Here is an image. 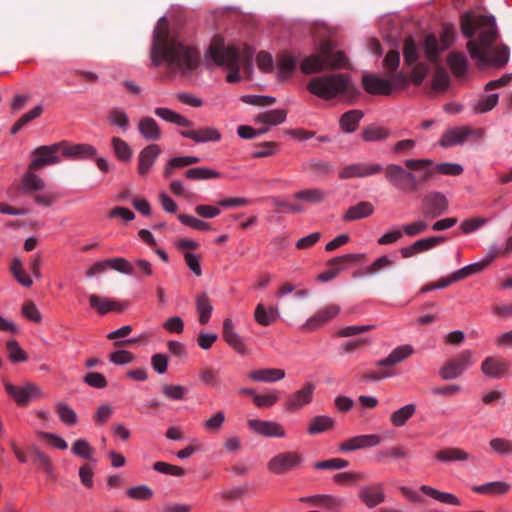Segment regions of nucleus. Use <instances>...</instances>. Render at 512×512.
<instances>
[{"instance_id":"obj_43","label":"nucleus","mask_w":512,"mask_h":512,"mask_svg":"<svg viewBox=\"0 0 512 512\" xmlns=\"http://www.w3.org/2000/svg\"><path fill=\"white\" fill-rule=\"evenodd\" d=\"M448 64L456 77H462L466 73L467 59L464 54L451 52L448 56Z\"/></svg>"},{"instance_id":"obj_38","label":"nucleus","mask_w":512,"mask_h":512,"mask_svg":"<svg viewBox=\"0 0 512 512\" xmlns=\"http://www.w3.org/2000/svg\"><path fill=\"white\" fill-rule=\"evenodd\" d=\"M326 197L327 192L320 188L304 189L293 194V198L307 202L309 204L322 203Z\"/></svg>"},{"instance_id":"obj_42","label":"nucleus","mask_w":512,"mask_h":512,"mask_svg":"<svg viewBox=\"0 0 512 512\" xmlns=\"http://www.w3.org/2000/svg\"><path fill=\"white\" fill-rule=\"evenodd\" d=\"M510 485L506 482L495 481L472 487V490L478 494L503 495L508 492Z\"/></svg>"},{"instance_id":"obj_10","label":"nucleus","mask_w":512,"mask_h":512,"mask_svg":"<svg viewBox=\"0 0 512 512\" xmlns=\"http://www.w3.org/2000/svg\"><path fill=\"white\" fill-rule=\"evenodd\" d=\"M474 363L475 359L473 353L470 350H463L443 365L439 375L444 380L455 379L462 375V373Z\"/></svg>"},{"instance_id":"obj_36","label":"nucleus","mask_w":512,"mask_h":512,"mask_svg":"<svg viewBox=\"0 0 512 512\" xmlns=\"http://www.w3.org/2000/svg\"><path fill=\"white\" fill-rule=\"evenodd\" d=\"M35 171L36 170L28 169V171L23 175L20 189L24 193H32L44 189L45 182L41 177L34 173Z\"/></svg>"},{"instance_id":"obj_23","label":"nucleus","mask_w":512,"mask_h":512,"mask_svg":"<svg viewBox=\"0 0 512 512\" xmlns=\"http://www.w3.org/2000/svg\"><path fill=\"white\" fill-rule=\"evenodd\" d=\"M301 501L324 508L328 512H340L344 505L341 498L326 494L303 497L301 498Z\"/></svg>"},{"instance_id":"obj_24","label":"nucleus","mask_w":512,"mask_h":512,"mask_svg":"<svg viewBox=\"0 0 512 512\" xmlns=\"http://www.w3.org/2000/svg\"><path fill=\"white\" fill-rule=\"evenodd\" d=\"M249 427L257 434L265 437H284V428L273 421H262L259 419H249Z\"/></svg>"},{"instance_id":"obj_64","label":"nucleus","mask_w":512,"mask_h":512,"mask_svg":"<svg viewBox=\"0 0 512 512\" xmlns=\"http://www.w3.org/2000/svg\"><path fill=\"white\" fill-rule=\"evenodd\" d=\"M179 221L193 229L204 231L210 229V224L187 214H179Z\"/></svg>"},{"instance_id":"obj_44","label":"nucleus","mask_w":512,"mask_h":512,"mask_svg":"<svg viewBox=\"0 0 512 512\" xmlns=\"http://www.w3.org/2000/svg\"><path fill=\"white\" fill-rule=\"evenodd\" d=\"M111 146L116 157L124 162L130 161L132 157V149L129 144L119 137H113L111 139Z\"/></svg>"},{"instance_id":"obj_35","label":"nucleus","mask_w":512,"mask_h":512,"mask_svg":"<svg viewBox=\"0 0 512 512\" xmlns=\"http://www.w3.org/2000/svg\"><path fill=\"white\" fill-rule=\"evenodd\" d=\"M420 491L425 494L426 496H429L441 503L448 504V505H454L459 506L461 504L458 497H456L454 494L448 493V492H442L439 491L431 486L428 485H422L420 487Z\"/></svg>"},{"instance_id":"obj_56","label":"nucleus","mask_w":512,"mask_h":512,"mask_svg":"<svg viewBox=\"0 0 512 512\" xmlns=\"http://www.w3.org/2000/svg\"><path fill=\"white\" fill-rule=\"evenodd\" d=\"M153 469L159 473L182 477L185 475V469L163 461H157L153 464Z\"/></svg>"},{"instance_id":"obj_33","label":"nucleus","mask_w":512,"mask_h":512,"mask_svg":"<svg viewBox=\"0 0 512 512\" xmlns=\"http://www.w3.org/2000/svg\"><path fill=\"white\" fill-rule=\"evenodd\" d=\"M373 212L374 206L370 202L362 201L354 206L349 207L343 216V219L345 221H355L366 218L373 214Z\"/></svg>"},{"instance_id":"obj_57","label":"nucleus","mask_w":512,"mask_h":512,"mask_svg":"<svg viewBox=\"0 0 512 512\" xmlns=\"http://www.w3.org/2000/svg\"><path fill=\"white\" fill-rule=\"evenodd\" d=\"M8 357L12 362H24L27 360L26 352L20 347L16 340H10L6 344Z\"/></svg>"},{"instance_id":"obj_49","label":"nucleus","mask_w":512,"mask_h":512,"mask_svg":"<svg viewBox=\"0 0 512 512\" xmlns=\"http://www.w3.org/2000/svg\"><path fill=\"white\" fill-rule=\"evenodd\" d=\"M71 451L73 454H75L76 456H78L80 458H83V459H86L89 461H91V460L95 461L93 458L94 449L89 444V442L85 439L76 440L72 444Z\"/></svg>"},{"instance_id":"obj_45","label":"nucleus","mask_w":512,"mask_h":512,"mask_svg":"<svg viewBox=\"0 0 512 512\" xmlns=\"http://www.w3.org/2000/svg\"><path fill=\"white\" fill-rule=\"evenodd\" d=\"M10 271L15 279L24 287H31L33 285L32 278L25 272L23 264L20 259L15 258L12 261Z\"/></svg>"},{"instance_id":"obj_13","label":"nucleus","mask_w":512,"mask_h":512,"mask_svg":"<svg viewBox=\"0 0 512 512\" xmlns=\"http://www.w3.org/2000/svg\"><path fill=\"white\" fill-rule=\"evenodd\" d=\"M316 386L312 382H306L299 390L291 393L286 401L285 407L291 413L299 412L308 405L313 398Z\"/></svg>"},{"instance_id":"obj_4","label":"nucleus","mask_w":512,"mask_h":512,"mask_svg":"<svg viewBox=\"0 0 512 512\" xmlns=\"http://www.w3.org/2000/svg\"><path fill=\"white\" fill-rule=\"evenodd\" d=\"M154 113L166 122L186 128L180 131V135L185 138H189L196 143L217 142L221 139L220 132L213 127L191 129L193 122L171 109L158 107L155 108Z\"/></svg>"},{"instance_id":"obj_51","label":"nucleus","mask_w":512,"mask_h":512,"mask_svg":"<svg viewBox=\"0 0 512 512\" xmlns=\"http://www.w3.org/2000/svg\"><path fill=\"white\" fill-rule=\"evenodd\" d=\"M400 64V54L396 50H390L383 60V67L386 70V77H392L396 73H399L398 67Z\"/></svg>"},{"instance_id":"obj_40","label":"nucleus","mask_w":512,"mask_h":512,"mask_svg":"<svg viewBox=\"0 0 512 512\" xmlns=\"http://www.w3.org/2000/svg\"><path fill=\"white\" fill-rule=\"evenodd\" d=\"M196 309L199 315V322L201 324H206L210 320L213 306L211 301L206 293H201L196 297Z\"/></svg>"},{"instance_id":"obj_17","label":"nucleus","mask_w":512,"mask_h":512,"mask_svg":"<svg viewBox=\"0 0 512 512\" xmlns=\"http://www.w3.org/2000/svg\"><path fill=\"white\" fill-rule=\"evenodd\" d=\"M161 153L162 150L157 144L147 145L139 152L137 171L140 176H146L149 173Z\"/></svg>"},{"instance_id":"obj_52","label":"nucleus","mask_w":512,"mask_h":512,"mask_svg":"<svg viewBox=\"0 0 512 512\" xmlns=\"http://www.w3.org/2000/svg\"><path fill=\"white\" fill-rule=\"evenodd\" d=\"M43 112L41 105L34 107L29 112L23 114L11 127V134L18 133L25 125H27L33 119L39 117Z\"/></svg>"},{"instance_id":"obj_25","label":"nucleus","mask_w":512,"mask_h":512,"mask_svg":"<svg viewBox=\"0 0 512 512\" xmlns=\"http://www.w3.org/2000/svg\"><path fill=\"white\" fill-rule=\"evenodd\" d=\"M139 134L147 141H158L162 138V130L151 116L140 118L137 124Z\"/></svg>"},{"instance_id":"obj_47","label":"nucleus","mask_w":512,"mask_h":512,"mask_svg":"<svg viewBox=\"0 0 512 512\" xmlns=\"http://www.w3.org/2000/svg\"><path fill=\"white\" fill-rule=\"evenodd\" d=\"M393 262L388 256H381L377 258L371 265L367 266L362 273L355 271L353 277H360L361 275H374L381 270L392 266Z\"/></svg>"},{"instance_id":"obj_27","label":"nucleus","mask_w":512,"mask_h":512,"mask_svg":"<svg viewBox=\"0 0 512 512\" xmlns=\"http://www.w3.org/2000/svg\"><path fill=\"white\" fill-rule=\"evenodd\" d=\"M223 338L238 353L244 354L246 352L243 338L235 331L230 318H226L223 322Z\"/></svg>"},{"instance_id":"obj_50","label":"nucleus","mask_w":512,"mask_h":512,"mask_svg":"<svg viewBox=\"0 0 512 512\" xmlns=\"http://www.w3.org/2000/svg\"><path fill=\"white\" fill-rule=\"evenodd\" d=\"M390 131L384 127L369 126L362 131V138L367 142L381 141L388 138Z\"/></svg>"},{"instance_id":"obj_37","label":"nucleus","mask_w":512,"mask_h":512,"mask_svg":"<svg viewBox=\"0 0 512 512\" xmlns=\"http://www.w3.org/2000/svg\"><path fill=\"white\" fill-rule=\"evenodd\" d=\"M286 117H287L286 110L274 109V110H269V111L259 113L258 115H256L255 123L275 126V125L283 123L285 121Z\"/></svg>"},{"instance_id":"obj_32","label":"nucleus","mask_w":512,"mask_h":512,"mask_svg":"<svg viewBox=\"0 0 512 512\" xmlns=\"http://www.w3.org/2000/svg\"><path fill=\"white\" fill-rule=\"evenodd\" d=\"M279 317L277 307L270 306L266 308L262 303H259L254 312L255 321L262 326H269L274 323Z\"/></svg>"},{"instance_id":"obj_60","label":"nucleus","mask_w":512,"mask_h":512,"mask_svg":"<svg viewBox=\"0 0 512 512\" xmlns=\"http://www.w3.org/2000/svg\"><path fill=\"white\" fill-rule=\"evenodd\" d=\"M108 264H109L110 268H112L120 273L127 274V275L135 274L134 266L125 258L118 257V258L108 259Z\"/></svg>"},{"instance_id":"obj_26","label":"nucleus","mask_w":512,"mask_h":512,"mask_svg":"<svg viewBox=\"0 0 512 512\" xmlns=\"http://www.w3.org/2000/svg\"><path fill=\"white\" fill-rule=\"evenodd\" d=\"M508 367V362L500 357H487L481 364V371L488 377L500 378Z\"/></svg>"},{"instance_id":"obj_31","label":"nucleus","mask_w":512,"mask_h":512,"mask_svg":"<svg viewBox=\"0 0 512 512\" xmlns=\"http://www.w3.org/2000/svg\"><path fill=\"white\" fill-rule=\"evenodd\" d=\"M297 60L288 53H282L277 59V77L279 80L284 81L288 79L296 69Z\"/></svg>"},{"instance_id":"obj_39","label":"nucleus","mask_w":512,"mask_h":512,"mask_svg":"<svg viewBox=\"0 0 512 512\" xmlns=\"http://www.w3.org/2000/svg\"><path fill=\"white\" fill-rule=\"evenodd\" d=\"M366 260V255L361 253H351L345 254L341 256L334 257L328 260L327 265L330 268L340 267L341 270L347 266L353 265L358 262H364Z\"/></svg>"},{"instance_id":"obj_14","label":"nucleus","mask_w":512,"mask_h":512,"mask_svg":"<svg viewBox=\"0 0 512 512\" xmlns=\"http://www.w3.org/2000/svg\"><path fill=\"white\" fill-rule=\"evenodd\" d=\"M383 167L378 163H353L349 164L341 169L339 172V178L351 179V178H365L373 176L382 172Z\"/></svg>"},{"instance_id":"obj_29","label":"nucleus","mask_w":512,"mask_h":512,"mask_svg":"<svg viewBox=\"0 0 512 512\" xmlns=\"http://www.w3.org/2000/svg\"><path fill=\"white\" fill-rule=\"evenodd\" d=\"M285 371L279 368H263L249 372L248 378L255 382L272 383L282 380Z\"/></svg>"},{"instance_id":"obj_3","label":"nucleus","mask_w":512,"mask_h":512,"mask_svg":"<svg viewBox=\"0 0 512 512\" xmlns=\"http://www.w3.org/2000/svg\"><path fill=\"white\" fill-rule=\"evenodd\" d=\"M208 55L216 65L229 70L226 77L229 83L240 80L241 67L248 76L251 73L254 50L247 44L242 48L234 45L226 46L221 36H215L209 46Z\"/></svg>"},{"instance_id":"obj_1","label":"nucleus","mask_w":512,"mask_h":512,"mask_svg":"<svg viewBox=\"0 0 512 512\" xmlns=\"http://www.w3.org/2000/svg\"><path fill=\"white\" fill-rule=\"evenodd\" d=\"M460 26L463 35L469 39L467 49L470 56L480 68H501L507 64L508 47L493 46L498 34L494 16L465 13L461 16Z\"/></svg>"},{"instance_id":"obj_48","label":"nucleus","mask_w":512,"mask_h":512,"mask_svg":"<svg viewBox=\"0 0 512 512\" xmlns=\"http://www.w3.org/2000/svg\"><path fill=\"white\" fill-rule=\"evenodd\" d=\"M30 459L38 465V467L44 470L47 474L53 472V464L50 457L37 448H32L29 451Z\"/></svg>"},{"instance_id":"obj_7","label":"nucleus","mask_w":512,"mask_h":512,"mask_svg":"<svg viewBox=\"0 0 512 512\" xmlns=\"http://www.w3.org/2000/svg\"><path fill=\"white\" fill-rule=\"evenodd\" d=\"M362 85L365 91L373 95H391L396 89H404L409 85L405 73H396L392 77L382 78L374 74H364Z\"/></svg>"},{"instance_id":"obj_21","label":"nucleus","mask_w":512,"mask_h":512,"mask_svg":"<svg viewBox=\"0 0 512 512\" xmlns=\"http://www.w3.org/2000/svg\"><path fill=\"white\" fill-rule=\"evenodd\" d=\"M61 154L77 159H90L97 155V150L90 144H69L67 141L59 142Z\"/></svg>"},{"instance_id":"obj_55","label":"nucleus","mask_w":512,"mask_h":512,"mask_svg":"<svg viewBox=\"0 0 512 512\" xmlns=\"http://www.w3.org/2000/svg\"><path fill=\"white\" fill-rule=\"evenodd\" d=\"M185 176L191 180H205L219 178L220 173L209 168L197 167L187 170Z\"/></svg>"},{"instance_id":"obj_46","label":"nucleus","mask_w":512,"mask_h":512,"mask_svg":"<svg viewBox=\"0 0 512 512\" xmlns=\"http://www.w3.org/2000/svg\"><path fill=\"white\" fill-rule=\"evenodd\" d=\"M108 121L111 125L119 127L122 131L129 129V118L126 112L120 108H112L108 111Z\"/></svg>"},{"instance_id":"obj_22","label":"nucleus","mask_w":512,"mask_h":512,"mask_svg":"<svg viewBox=\"0 0 512 512\" xmlns=\"http://www.w3.org/2000/svg\"><path fill=\"white\" fill-rule=\"evenodd\" d=\"M433 161L430 159H406L404 165L408 170L421 172V175L417 177L418 188L424 183L430 181L435 173L434 168L430 166Z\"/></svg>"},{"instance_id":"obj_58","label":"nucleus","mask_w":512,"mask_h":512,"mask_svg":"<svg viewBox=\"0 0 512 512\" xmlns=\"http://www.w3.org/2000/svg\"><path fill=\"white\" fill-rule=\"evenodd\" d=\"M487 266V262H477L470 265H467L457 271L454 272V278H457L458 281L463 280L473 274L480 273Z\"/></svg>"},{"instance_id":"obj_59","label":"nucleus","mask_w":512,"mask_h":512,"mask_svg":"<svg viewBox=\"0 0 512 512\" xmlns=\"http://www.w3.org/2000/svg\"><path fill=\"white\" fill-rule=\"evenodd\" d=\"M445 238L443 236H433L429 238H423L415 241L413 244L415 245L417 253H422L433 249L437 245L443 243Z\"/></svg>"},{"instance_id":"obj_18","label":"nucleus","mask_w":512,"mask_h":512,"mask_svg":"<svg viewBox=\"0 0 512 512\" xmlns=\"http://www.w3.org/2000/svg\"><path fill=\"white\" fill-rule=\"evenodd\" d=\"M339 312L340 307L338 305H329L317 311L302 325L301 329L305 332L314 331L334 318Z\"/></svg>"},{"instance_id":"obj_28","label":"nucleus","mask_w":512,"mask_h":512,"mask_svg":"<svg viewBox=\"0 0 512 512\" xmlns=\"http://www.w3.org/2000/svg\"><path fill=\"white\" fill-rule=\"evenodd\" d=\"M89 303L92 308L96 309L97 312L102 315L110 311L122 312L125 309L124 304L95 294L89 296Z\"/></svg>"},{"instance_id":"obj_6","label":"nucleus","mask_w":512,"mask_h":512,"mask_svg":"<svg viewBox=\"0 0 512 512\" xmlns=\"http://www.w3.org/2000/svg\"><path fill=\"white\" fill-rule=\"evenodd\" d=\"M346 57L342 51H334L329 41H323L319 47V53L305 58L300 69L304 74L318 73L326 69L346 67Z\"/></svg>"},{"instance_id":"obj_11","label":"nucleus","mask_w":512,"mask_h":512,"mask_svg":"<svg viewBox=\"0 0 512 512\" xmlns=\"http://www.w3.org/2000/svg\"><path fill=\"white\" fill-rule=\"evenodd\" d=\"M302 460L301 454L296 451L279 453L268 462L267 469L273 474H285L298 468Z\"/></svg>"},{"instance_id":"obj_41","label":"nucleus","mask_w":512,"mask_h":512,"mask_svg":"<svg viewBox=\"0 0 512 512\" xmlns=\"http://www.w3.org/2000/svg\"><path fill=\"white\" fill-rule=\"evenodd\" d=\"M362 117L363 112L361 110H350L345 112L340 118L341 129L346 133L354 132Z\"/></svg>"},{"instance_id":"obj_62","label":"nucleus","mask_w":512,"mask_h":512,"mask_svg":"<svg viewBox=\"0 0 512 512\" xmlns=\"http://www.w3.org/2000/svg\"><path fill=\"white\" fill-rule=\"evenodd\" d=\"M241 101L249 105L265 107L275 104L276 99L274 97L264 95H244L241 97Z\"/></svg>"},{"instance_id":"obj_8","label":"nucleus","mask_w":512,"mask_h":512,"mask_svg":"<svg viewBox=\"0 0 512 512\" xmlns=\"http://www.w3.org/2000/svg\"><path fill=\"white\" fill-rule=\"evenodd\" d=\"M386 180L397 190L403 192H414L418 190L417 176L398 164H389L382 170Z\"/></svg>"},{"instance_id":"obj_61","label":"nucleus","mask_w":512,"mask_h":512,"mask_svg":"<svg viewBox=\"0 0 512 512\" xmlns=\"http://www.w3.org/2000/svg\"><path fill=\"white\" fill-rule=\"evenodd\" d=\"M201 381L210 387L219 388L221 381L219 378V371L213 368H205L200 372Z\"/></svg>"},{"instance_id":"obj_63","label":"nucleus","mask_w":512,"mask_h":512,"mask_svg":"<svg viewBox=\"0 0 512 512\" xmlns=\"http://www.w3.org/2000/svg\"><path fill=\"white\" fill-rule=\"evenodd\" d=\"M126 495L129 498L135 499V500H150L153 496V492L149 487H147L145 485H140V486H135V487L129 488L126 491Z\"/></svg>"},{"instance_id":"obj_5","label":"nucleus","mask_w":512,"mask_h":512,"mask_svg":"<svg viewBox=\"0 0 512 512\" xmlns=\"http://www.w3.org/2000/svg\"><path fill=\"white\" fill-rule=\"evenodd\" d=\"M307 90L324 100H330L338 95L350 94L355 91L349 76L346 74H328L314 77L307 84Z\"/></svg>"},{"instance_id":"obj_12","label":"nucleus","mask_w":512,"mask_h":512,"mask_svg":"<svg viewBox=\"0 0 512 512\" xmlns=\"http://www.w3.org/2000/svg\"><path fill=\"white\" fill-rule=\"evenodd\" d=\"M447 209L448 200L441 192L433 191L424 196L421 212L425 219H435L443 215Z\"/></svg>"},{"instance_id":"obj_20","label":"nucleus","mask_w":512,"mask_h":512,"mask_svg":"<svg viewBox=\"0 0 512 512\" xmlns=\"http://www.w3.org/2000/svg\"><path fill=\"white\" fill-rule=\"evenodd\" d=\"M381 437L376 434L370 435H359L355 437H351L345 441H343L339 445V450L341 452H350L358 449H364L369 447H374L380 444Z\"/></svg>"},{"instance_id":"obj_34","label":"nucleus","mask_w":512,"mask_h":512,"mask_svg":"<svg viewBox=\"0 0 512 512\" xmlns=\"http://www.w3.org/2000/svg\"><path fill=\"white\" fill-rule=\"evenodd\" d=\"M434 458L439 462L448 463L453 461H466L470 458V455L460 448L449 447L437 451L434 454Z\"/></svg>"},{"instance_id":"obj_9","label":"nucleus","mask_w":512,"mask_h":512,"mask_svg":"<svg viewBox=\"0 0 512 512\" xmlns=\"http://www.w3.org/2000/svg\"><path fill=\"white\" fill-rule=\"evenodd\" d=\"M60 143L43 145L34 149L31 153L32 160L28 165L29 170H40L46 166L56 165L61 162Z\"/></svg>"},{"instance_id":"obj_15","label":"nucleus","mask_w":512,"mask_h":512,"mask_svg":"<svg viewBox=\"0 0 512 512\" xmlns=\"http://www.w3.org/2000/svg\"><path fill=\"white\" fill-rule=\"evenodd\" d=\"M6 392L12 397L19 405H27L32 400L40 397L41 391L35 384L28 383L22 386L13 384H6Z\"/></svg>"},{"instance_id":"obj_2","label":"nucleus","mask_w":512,"mask_h":512,"mask_svg":"<svg viewBox=\"0 0 512 512\" xmlns=\"http://www.w3.org/2000/svg\"><path fill=\"white\" fill-rule=\"evenodd\" d=\"M151 62L155 67L166 64L173 73L192 74L200 65L201 54L197 47L170 34L165 17L158 20L153 32Z\"/></svg>"},{"instance_id":"obj_16","label":"nucleus","mask_w":512,"mask_h":512,"mask_svg":"<svg viewBox=\"0 0 512 512\" xmlns=\"http://www.w3.org/2000/svg\"><path fill=\"white\" fill-rule=\"evenodd\" d=\"M358 497L367 508H375L386 499L384 485L380 482L365 485L360 488Z\"/></svg>"},{"instance_id":"obj_30","label":"nucleus","mask_w":512,"mask_h":512,"mask_svg":"<svg viewBox=\"0 0 512 512\" xmlns=\"http://www.w3.org/2000/svg\"><path fill=\"white\" fill-rule=\"evenodd\" d=\"M413 352L411 345L398 346L386 358L379 360L377 365L381 367L396 365L411 356Z\"/></svg>"},{"instance_id":"obj_54","label":"nucleus","mask_w":512,"mask_h":512,"mask_svg":"<svg viewBox=\"0 0 512 512\" xmlns=\"http://www.w3.org/2000/svg\"><path fill=\"white\" fill-rule=\"evenodd\" d=\"M498 103V94H490L480 97L474 104L475 113H486L492 110Z\"/></svg>"},{"instance_id":"obj_19","label":"nucleus","mask_w":512,"mask_h":512,"mask_svg":"<svg viewBox=\"0 0 512 512\" xmlns=\"http://www.w3.org/2000/svg\"><path fill=\"white\" fill-rule=\"evenodd\" d=\"M472 134L481 136L483 132L482 130H473L466 126L452 128L442 135L440 145L442 147H451L461 144Z\"/></svg>"},{"instance_id":"obj_53","label":"nucleus","mask_w":512,"mask_h":512,"mask_svg":"<svg viewBox=\"0 0 512 512\" xmlns=\"http://www.w3.org/2000/svg\"><path fill=\"white\" fill-rule=\"evenodd\" d=\"M334 424L332 418H314L307 428V433L310 435L323 433L331 430Z\"/></svg>"}]
</instances>
